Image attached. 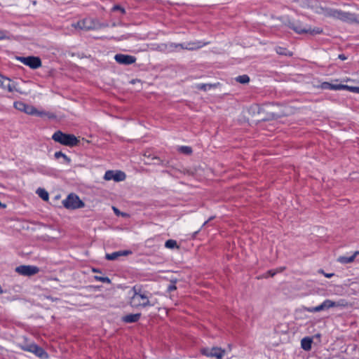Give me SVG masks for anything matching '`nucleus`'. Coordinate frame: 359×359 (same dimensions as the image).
Segmentation results:
<instances>
[{
    "instance_id": "nucleus-1",
    "label": "nucleus",
    "mask_w": 359,
    "mask_h": 359,
    "mask_svg": "<svg viewBox=\"0 0 359 359\" xmlns=\"http://www.w3.org/2000/svg\"><path fill=\"white\" fill-rule=\"evenodd\" d=\"M76 30L90 31L108 27L107 23L101 22L97 18H86L72 24Z\"/></svg>"
},
{
    "instance_id": "nucleus-2",
    "label": "nucleus",
    "mask_w": 359,
    "mask_h": 359,
    "mask_svg": "<svg viewBox=\"0 0 359 359\" xmlns=\"http://www.w3.org/2000/svg\"><path fill=\"white\" fill-rule=\"evenodd\" d=\"M308 7L314 13L322 15L326 18H335L337 9L323 5L318 1H311L308 3Z\"/></svg>"
},
{
    "instance_id": "nucleus-3",
    "label": "nucleus",
    "mask_w": 359,
    "mask_h": 359,
    "mask_svg": "<svg viewBox=\"0 0 359 359\" xmlns=\"http://www.w3.org/2000/svg\"><path fill=\"white\" fill-rule=\"evenodd\" d=\"M55 142L67 147H74L78 144L79 140L77 137L72 134H66L58 130L55 132L52 137Z\"/></svg>"
},
{
    "instance_id": "nucleus-4",
    "label": "nucleus",
    "mask_w": 359,
    "mask_h": 359,
    "mask_svg": "<svg viewBox=\"0 0 359 359\" xmlns=\"http://www.w3.org/2000/svg\"><path fill=\"white\" fill-rule=\"evenodd\" d=\"M289 27L299 34H309L311 35H316L323 33V29L320 27L311 28L309 26L304 25L300 21L290 22Z\"/></svg>"
},
{
    "instance_id": "nucleus-5",
    "label": "nucleus",
    "mask_w": 359,
    "mask_h": 359,
    "mask_svg": "<svg viewBox=\"0 0 359 359\" xmlns=\"http://www.w3.org/2000/svg\"><path fill=\"white\" fill-rule=\"evenodd\" d=\"M133 290L134 294L132 296L130 302V304L133 307L154 306L155 304H158L157 301H155L153 303H150L148 297L140 291L137 292L135 287L133 288Z\"/></svg>"
},
{
    "instance_id": "nucleus-6",
    "label": "nucleus",
    "mask_w": 359,
    "mask_h": 359,
    "mask_svg": "<svg viewBox=\"0 0 359 359\" xmlns=\"http://www.w3.org/2000/svg\"><path fill=\"white\" fill-rule=\"evenodd\" d=\"M250 110L253 111V112L257 111L258 114L260 115L258 119L261 120H267L275 118L276 116H279L278 114L275 113L274 107L271 105H265L262 107L252 106L250 107Z\"/></svg>"
},
{
    "instance_id": "nucleus-7",
    "label": "nucleus",
    "mask_w": 359,
    "mask_h": 359,
    "mask_svg": "<svg viewBox=\"0 0 359 359\" xmlns=\"http://www.w3.org/2000/svg\"><path fill=\"white\" fill-rule=\"evenodd\" d=\"M62 204L65 208L69 210H75L82 208L85 206V203L75 194H70L63 200Z\"/></svg>"
},
{
    "instance_id": "nucleus-8",
    "label": "nucleus",
    "mask_w": 359,
    "mask_h": 359,
    "mask_svg": "<svg viewBox=\"0 0 359 359\" xmlns=\"http://www.w3.org/2000/svg\"><path fill=\"white\" fill-rule=\"evenodd\" d=\"M334 19L348 23L359 24V13H353L337 9Z\"/></svg>"
},
{
    "instance_id": "nucleus-9",
    "label": "nucleus",
    "mask_w": 359,
    "mask_h": 359,
    "mask_svg": "<svg viewBox=\"0 0 359 359\" xmlns=\"http://www.w3.org/2000/svg\"><path fill=\"white\" fill-rule=\"evenodd\" d=\"M14 107L16 109L23 111L29 115H37L41 116L46 114L43 111H38L34 107L26 104L22 102H15L14 103Z\"/></svg>"
},
{
    "instance_id": "nucleus-10",
    "label": "nucleus",
    "mask_w": 359,
    "mask_h": 359,
    "mask_svg": "<svg viewBox=\"0 0 359 359\" xmlns=\"http://www.w3.org/2000/svg\"><path fill=\"white\" fill-rule=\"evenodd\" d=\"M341 305V304L338 302H333L330 299H326L319 306L315 307H304L303 309L307 312L316 313L328 309L330 308L339 306Z\"/></svg>"
},
{
    "instance_id": "nucleus-11",
    "label": "nucleus",
    "mask_w": 359,
    "mask_h": 359,
    "mask_svg": "<svg viewBox=\"0 0 359 359\" xmlns=\"http://www.w3.org/2000/svg\"><path fill=\"white\" fill-rule=\"evenodd\" d=\"M226 353V350L218 346L203 348V355L216 359H222Z\"/></svg>"
},
{
    "instance_id": "nucleus-12",
    "label": "nucleus",
    "mask_w": 359,
    "mask_h": 359,
    "mask_svg": "<svg viewBox=\"0 0 359 359\" xmlns=\"http://www.w3.org/2000/svg\"><path fill=\"white\" fill-rule=\"evenodd\" d=\"M21 348L25 351L33 353L41 359H47L48 353L41 348L35 344H30L26 346H20Z\"/></svg>"
},
{
    "instance_id": "nucleus-13",
    "label": "nucleus",
    "mask_w": 359,
    "mask_h": 359,
    "mask_svg": "<svg viewBox=\"0 0 359 359\" xmlns=\"http://www.w3.org/2000/svg\"><path fill=\"white\" fill-rule=\"evenodd\" d=\"M17 60L32 69H37L41 67V61L39 57H17Z\"/></svg>"
},
{
    "instance_id": "nucleus-14",
    "label": "nucleus",
    "mask_w": 359,
    "mask_h": 359,
    "mask_svg": "<svg viewBox=\"0 0 359 359\" xmlns=\"http://www.w3.org/2000/svg\"><path fill=\"white\" fill-rule=\"evenodd\" d=\"M1 88L12 94H14L15 93H19L20 94L26 93L25 92L21 90L15 82H13L7 77H6L4 80H3V83L1 86Z\"/></svg>"
},
{
    "instance_id": "nucleus-15",
    "label": "nucleus",
    "mask_w": 359,
    "mask_h": 359,
    "mask_svg": "<svg viewBox=\"0 0 359 359\" xmlns=\"http://www.w3.org/2000/svg\"><path fill=\"white\" fill-rule=\"evenodd\" d=\"M126 178L125 172L121 170H107L104 175V179L106 181L114 180L118 182L125 180Z\"/></svg>"
},
{
    "instance_id": "nucleus-16",
    "label": "nucleus",
    "mask_w": 359,
    "mask_h": 359,
    "mask_svg": "<svg viewBox=\"0 0 359 359\" xmlns=\"http://www.w3.org/2000/svg\"><path fill=\"white\" fill-rule=\"evenodd\" d=\"M15 270L18 273L23 276H32L39 272V269L33 266H20Z\"/></svg>"
},
{
    "instance_id": "nucleus-17",
    "label": "nucleus",
    "mask_w": 359,
    "mask_h": 359,
    "mask_svg": "<svg viewBox=\"0 0 359 359\" xmlns=\"http://www.w3.org/2000/svg\"><path fill=\"white\" fill-rule=\"evenodd\" d=\"M115 60L121 65H131L136 61V58L133 55L116 54L114 56Z\"/></svg>"
},
{
    "instance_id": "nucleus-18",
    "label": "nucleus",
    "mask_w": 359,
    "mask_h": 359,
    "mask_svg": "<svg viewBox=\"0 0 359 359\" xmlns=\"http://www.w3.org/2000/svg\"><path fill=\"white\" fill-rule=\"evenodd\" d=\"M200 47H201V45H200L199 41L188 43L186 45V46H184L182 44H175V43H171L169 45V48H170L171 50H172V48H180L181 49H187V50H193L200 48Z\"/></svg>"
},
{
    "instance_id": "nucleus-19",
    "label": "nucleus",
    "mask_w": 359,
    "mask_h": 359,
    "mask_svg": "<svg viewBox=\"0 0 359 359\" xmlns=\"http://www.w3.org/2000/svg\"><path fill=\"white\" fill-rule=\"evenodd\" d=\"M132 253L130 250H121L111 254H107L105 257L108 260H115L121 256H128Z\"/></svg>"
},
{
    "instance_id": "nucleus-20",
    "label": "nucleus",
    "mask_w": 359,
    "mask_h": 359,
    "mask_svg": "<svg viewBox=\"0 0 359 359\" xmlns=\"http://www.w3.org/2000/svg\"><path fill=\"white\" fill-rule=\"evenodd\" d=\"M312 342L313 340L311 337H304L301 341V346L305 351H310Z\"/></svg>"
},
{
    "instance_id": "nucleus-21",
    "label": "nucleus",
    "mask_w": 359,
    "mask_h": 359,
    "mask_svg": "<svg viewBox=\"0 0 359 359\" xmlns=\"http://www.w3.org/2000/svg\"><path fill=\"white\" fill-rule=\"evenodd\" d=\"M140 313L128 314L123 317V320L126 323H135L140 319Z\"/></svg>"
},
{
    "instance_id": "nucleus-22",
    "label": "nucleus",
    "mask_w": 359,
    "mask_h": 359,
    "mask_svg": "<svg viewBox=\"0 0 359 359\" xmlns=\"http://www.w3.org/2000/svg\"><path fill=\"white\" fill-rule=\"evenodd\" d=\"M359 255V251H356L354 252V254L349 257H339L338 258V262L341 263V264H347V263H351L354 261L355 257Z\"/></svg>"
},
{
    "instance_id": "nucleus-23",
    "label": "nucleus",
    "mask_w": 359,
    "mask_h": 359,
    "mask_svg": "<svg viewBox=\"0 0 359 359\" xmlns=\"http://www.w3.org/2000/svg\"><path fill=\"white\" fill-rule=\"evenodd\" d=\"M178 151L181 154L189 155L192 153V149L188 146H182L178 147Z\"/></svg>"
},
{
    "instance_id": "nucleus-24",
    "label": "nucleus",
    "mask_w": 359,
    "mask_h": 359,
    "mask_svg": "<svg viewBox=\"0 0 359 359\" xmlns=\"http://www.w3.org/2000/svg\"><path fill=\"white\" fill-rule=\"evenodd\" d=\"M236 81L242 84H246L250 81V77L248 75H242L236 78Z\"/></svg>"
},
{
    "instance_id": "nucleus-25",
    "label": "nucleus",
    "mask_w": 359,
    "mask_h": 359,
    "mask_svg": "<svg viewBox=\"0 0 359 359\" xmlns=\"http://www.w3.org/2000/svg\"><path fill=\"white\" fill-rule=\"evenodd\" d=\"M165 246L167 248L173 249V248H179V246L177 245V242L175 240H168L165 243Z\"/></svg>"
},
{
    "instance_id": "nucleus-26",
    "label": "nucleus",
    "mask_w": 359,
    "mask_h": 359,
    "mask_svg": "<svg viewBox=\"0 0 359 359\" xmlns=\"http://www.w3.org/2000/svg\"><path fill=\"white\" fill-rule=\"evenodd\" d=\"M36 192L43 200H48V193L45 189H39Z\"/></svg>"
},
{
    "instance_id": "nucleus-27",
    "label": "nucleus",
    "mask_w": 359,
    "mask_h": 359,
    "mask_svg": "<svg viewBox=\"0 0 359 359\" xmlns=\"http://www.w3.org/2000/svg\"><path fill=\"white\" fill-rule=\"evenodd\" d=\"M276 51L279 55H292V53H290L288 50H287L286 48H282V47H277L276 48Z\"/></svg>"
},
{
    "instance_id": "nucleus-28",
    "label": "nucleus",
    "mask_w": 359,
    "mask_h": 359,
    "mask_svg": "<svg viewBox=\"0 0 359 359\" xmlns=\"http://www.w3.org/2000/svg\"><path fill=\"white\" fill-rule=\"evenodd\" d=\"M348 88V86L346 85H333L332 84L331 90H341V89H346Z\"/></svg>"
},
{
    "instance_id": "nucleus-29",
    "label": "nucleus",
    "mask_w": 359,
    "mask_h": 359,
    "mask_svg": "<svg viewBox=\"0 0 359 359\" xmlns=\"http://www.w3.org/2000/svg\"><path fill=\"white\" fill-rule=\"evenodd\" d=\"M55 157L56 158H58L60 157H63L67 162H69L70 161V159L65 155L63 153H62L61 151H57L55 154Z\"/></svg>"
},
{
    "instance_id": "nucleus-30",
    "label": "nucleus",
    "mask_w": 359,
    "mask_h": 359,
    "mask_svg": "<svg viewBox=\"0 0 359 359\" xmlns=\"http://www.w3.org/2000/svg\"><path fill=\"white\" fill-rule=\"evenodd\" d=\"M95 278L97 280L102 282V283H111V280L107 277L95 276Z\"/></svg>"
},
{
    "instance_id": "nucleus-31",
    "label": "nucleus",
    "mask_w": 359,
    "mask_h": 359,
    "mask_svg": "<svg viewBox=\"0 0 359 359\" xmlns=\"http://www.w3.org/2000/svg\"><path fill=\"white\" fill-rule=\"evenodd\" d=\"M217 86V84H203V91H206L210 90L212 88H215Z\"/></svg>"
},
{
    "instance_id": "nucleus-32",
    "label": "nucleus",
    "mask_w": 359,
    "mask_h": 359,
    "mask_svg": "<svg viewBox=\"0 0 359 359\" xmlns=\"http://www.w3.org/2000/svg\"><path fill=\"white\" fill-rule=\"evenodd\" d=\"M175 283H176V280H171V284L168 287V292H171V291L175 290L177 289V287L175 286Z\"/></svg>"
},
{
    "instance_id": "nucleus-33",
    "label": "nucleus",
    "mask_w": 359,
    "mask_h": 359,
    "mask_svg": "<svg viewBox=\"0 0 359 359\" xmlns=\"http://www.w3.org/2000/svg\"><path fill=\"white\" fill-rule=\"evenodd\" d=\"M332 83L328 82H324L321 84V88L323 89H330L331 90Z\"/></svg>"
},
{
    "instance_id": "nucleus-34",
    "label": "nucleus",
    "mask_w": 359,
    "mask_h": 359,
    "mask_svg": "<svg viewBox=\"0 0 359 359\" xmlns=\"http://www.w3.org/2000/svg\"><path fill=\"white\" fill-rule=\"evenodd\" d=\"M113 11H120L122 13H125V9L120 6L119 5H116L112 8Z\"/></svg>"
},
{
    "instance_id": "nucleus-35",
    "label": "nucleus",
    "mask_w": 359,
    "mask_h": 359,
    "mask_svg": "<svg viewBox=\"0 0 359 359\" xmlns=\"http://www.w3.org/2000/svg\"><path fill=\"white\" fill-rule=\"evenodd\" d=\"M346 89L351 92L359 93V87H353L348 86V88H346Z\"/></svg>"
},
{
    "instance_id": "nucleus-36",
    "label": "nucleus",
    "mask_w": 359,
    "mask_h": 359,
    "mask_svg": "<svg viewBox=\"0 0 359 359\" xmlns=\"http://www.w3.org/2000/svg\"><path fill=\"white\" fill-rule=\"evenodd\" d=\"M112 209H113V210H114V213H115L116 215H118H118H123V213H121V212L119 211V210H118V208H116V207H112Z\"/></svg>"
},
{
    "instance_id": "nucleus-37",
    "label": "nucleus",
    "mask_w": 359,
    "mask_h": 359,
    "mask_svg": "<svg viewBox=\"0 0 359 359\" xmlns=\"http://www.w3.org/2000/svg\"><path fill=\"white\" fill-rule=\"evenodd\" d=\"M322 273L324 274V276L327 278H331L332 276H333V273H325L323 271H321Z\"/></svg>"
},
{
    "instance_id": "nucleus-38",
    "label": "nucleus",
    "mask_w": 359,
    "mask_h": 359,
    "mask_svg": "<svg viewBox=\"0 0 359 359\" xmlns=\"http://www.w3.org/2000/svg\"><path fill=\"white\" fill-rule=\"evenodd\" d=\"M338 57L341 60H346V57L344 54L339 55Z\"/></svg>"
},
{
    "instance_id": "nucleus-39",
    "label": "nucleus",
    "mask_w": 359,
    "mask_h": 359,
    "mask_svg": "<svg viewBox=\"0 0 359 359\" xmlns=\"http://www.w3.org/2000/svg\"><path fill=\"white\" fill-rule=\"evenodd\" d=\"M70 55H71V56H72V57H74V56H76H76H78V57H80V58H83V57H84L83 55H81H81H78V54H75V53H72Z\"/></svg>"
},
{
    "instance_id": "nucleus-40",
    "label": "nucleus",
    "mask_w": 359,
    "mask_h": 359,
    "mask_svg": "<svg viewBox=\"0 0 359 359\" xmlns=\"http://www.w3.org/2000/svg\"><path fill=\"white\" fill-rule=\"evenodd\" d=\"M136 83H140V81L137 79H133L131 81V83L135 84Z\"/></svg>"
},
{
    "instance_id": "nucleus-41",
    "label": "nucleus",
    "mask_w": 359,
    "mask_h": 359,
    "mask_svg": "<svg viewBox=\"0 0 359 359\" xmlns=\"http://www.w3.org/2000/svg\"><path fill=\"white\" fill-rule=\"evenodd\" d=\"M276 272H275V271L274 272H272L271 271H269V273H270L271 276H273L276 274Z\"/></svg>"
},
{
    "instance_id": "nucleus-42",
    "label": "nucleus",
    "mask_w": 359,
    "mask_h": 359,
    "mask_svg": "<svg viewBox=\"0 0 359 359\" xmlns=\"http://www.w3.org/2000/svg\"><path fill=\"white\" fill-rule=\"evenodd\" d=\"M315 337L320 338V334H317L315 335Z\"/></svg>"
},
{
    "instance_id": "nucleus-43",
    "label": "nucleus",
    "mask_w": 359,
    "mask_h": 359,
    "mask_svg": "<svg viewBox=\"0 0 359 359\" xmlns=\"http://www.w3.org/2000/svg\"><path fill=\"white\" fill-rule=\"evenodd\" d=\"M3 39V36H0V39Z\"/></svg>"
}]
</instances>
